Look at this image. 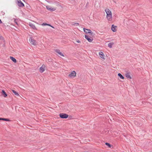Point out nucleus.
Instances as JSON below:
<instances>
[{
    "label": "nucleus",
    "instance_id": "obj_1",
    "mask_svg": "<svg viewBox=\"0 0 152 152\" xmlns=\"http://www.w3.org/2000/svg\"><path fill=\"white\" fill-rule=\"evenodd\" d=\"M105 11L107 14V18L109 21H111L112 20V14L111 11L108 9H106Z\"/></svg>",
    "mask_w": 152,
    "mask_h": 152
},
{
    "label": "nucleus",
    "instance_id": "obj_2",
    "mask_svg": "<svg viewBox=\"0 0 152 152\" xmlns=\"http://www.w3.org/2000/svg\"><path fill=\"white\" fill-rule=\"evenodd\" d=\"M29 41L30 43L33 45H36L37 44V43L36 40H35L32 37H31L30 38Z\"/></svg>",
    "mask_w": 152,
    "mask_h": 152
},
{
    "label": "nucleus",
    "instance_id": "obj_3",
    "mask_svg": "<svg viewBox=\"0 0 152 152\" xmlns=\"http://www.w3.org/2000/svg\"><path fill=\"white\" fill-rule=\"evenodd\" d=\"M60 117L61 118L66 119L68 117V115L67 114L62 113L59 114Z\"/></svg>",
    "mask_w": 152,
    "mask_h": 152
},
{
    "label": "nucleus",
    "instance_id": "obj_4",
    "mask_svg": "<svg viewBox=\"0 0 152 152\" xmlns=\"http://www.w3.org/2000/svg\"><path fill=\"white\" fill-rule=\"evenodd\" d=\"M84 32L86 34H89L91 35H92L93 33L90 30L88 29L85 28H83Z\"/></svg>",
    "mask_w": 152,
    "mask_h": 152
},
{
    "label": "nucleus",
    "instance_id": "obj_5",
    "mask_svg": "<svg viewBox=\"0 0 152 152\" xmlns=\"http://www.w3.org/2000/svg\"><path fill=\"white\" fill-rule=\"evenodd\" d=\"M76 73L75 71L71 72L70 74L69 75V76L71 78L74 77L76 76Z\"/></svg>",
    "mask_w": 152,
    "mask_h": 152
},
{
    "label": "nucleus",
    "instance_id": "obj_6",
    "mask_svg": "<svg viewBox=\"0 0 152 152\" xmlns=\"http://www.w3.org/2000/svg\"><path fill=\"white\" fill-rule=\"evenodd\" d=\"M17 4L19 7H23L24 6V4L20 0H17Z\"/></svg>",
    "mask_w": 152,
    "mask_h": 152
},
{
    "label": "nucleus",
    "instance_id": "obj_7",
    "mask_svg": "<svg viewBox=\"0 0 152 152\" xmlns=\"http://www.w3.org/2000/svg\"><path fill=\"white\" fill-rule=\"evenodd\" d=\"M45 69V64H43L41 67L39 68V72H43Z\"/></svg>",
    "mask_w": 152,
    "mask_h": 152
},
{
    "label": "nucleus",
    "instance_id": "obj_8",
    "mask_svg": "<svg viewBox=\"0 0 152 152\" xmlns=\"http://www.w3.org/2000/svg\"><path fill=\"white\" fill-rule=\"evenodd\" d=\"M46 8L48 10H50L51 11H52V12L55 11L56 10V9L55 8H53L51 7L50 6H47Z\"/></svg>",
    "mask_w": 152,
    "mask_h": 152
},
{
    "label": "nucleus",
    "instance_id": "obj_9",
    "mask_svg": "<svg viewBox=\"0 0 152 152\" xmlns=\"http://www.w3.org/2000/svg\"><path fill=\"white\" fill-rule=\"evenodd\" d=\"M4 42L5 40L4 38L2 36H0V44L4 43Z\"/></svg>",
    "mask_w": 152,
    "mask_h": 152
},
{
    "label": "nucleus",
    "instance_id": "obj_10",
    "mask_svg": "<svg viewBox=\"0 0 152 152\" xmlns=\"http://www.w3.org/2000/svg\"><path fill=\"white\" fill-rule=\"evenodd\" d=\"M85 38L87 39L88 42H91L93 40V38H89L88 36L87 35H85Z\"/></svg>",
    "mask_w": 152,
    "mask_h": 152
},
{
    "label": "nucleus",
    "instance_id": "obj_11",
    "mask_svg": "<svg viewBox=\"0 0 152 152\" xmlns=\"http://www.w3.org/2000/svg\"><path fill=\"white\" fill-rule=\"evenodd\" d=\"M116 27H117V26H115L113 24L112 25L111 29L114 32H115L117 30L115 28Z\"/></svg>",
    "mask_w": 152,
    "mask_h": 152
},
{
    "label": "nucleus",
    "instance_id": "obj_12",
    "mask_svg": "<svg viewBox=\"0 0 152 152\" xmlns=\"http://www.w3.org/2000/svg\"><path fill=\"white\" fill-rule=\"evenodd\" d=\"M56 52L58 53L60 55L62 56H64V54L62 53H61V52H60V50L59 49H56Z\"/></svg>",
    "mask_w": 152,
    "mask_h": 152
},
{
    "label": "nucleus",
    "instance_id": "obj_13",
    "mask_svg": "<svg viewBox=\"0 0 152 152\" xmlns=\"http://www.w3.org/2000/svg\"><path fill=\"white\" fill-rule=\"evenodd\" d=\"M29 26L33 29L36 30H37V29L36 28L35 26L32 23H30L29 24Z\"/></svg>",
    "mask_w": 152,
    "mask_h": 152
},
{
    "label": "nucleus",
    "instance_id": "obj_14",
    "mask_svg": "<svg viewBox=\"0 0 152 152\" xmlns=\"http://www.w3.org/2000/svg\"><path fill=\"white\" fill-rule=\"evenodd\" d=\"M99 55L100 57L102 58L103 59H105V58L104 57V54L103 52H100L99 53Z\"/></svg>",
    "mask_w": 152,
    "mask_h": 152
},
{
    "label": "nucleus",
    "instance_id": "obj_15",
    "mask_svg": "<svg viewBox=\"0 0 152 152\" xmlns=\"http://www.w3.org/2000/svg\"><path fill=\"white\" fill-rule=\"evenodd\" d=\"M1 93L2 95H3L4 97L7 96V94L4 91L2 90V91Z\"/></svg>",
    "mask_w": 152,
    "mask_h": 152
},
{
    "label": "nucleus",
    "instance_id": "obj_16",
    "mask_svg": "<svg viewBox=\"0 0 152 152\" xmlns=\"http://www.w3.org/2000/svg\"><path fill=\"white\" fill-rule=\"evenodd\" d=\"M125 76L127 78H129L130 79L132 78V77L130 75L129 73H128L126 74Z\"/></svg>",
    "mask_w": 152,
    "mask_h": 152
},
{
    "label": "nucleus",
    "instance_id": "obj_17",
    "mask_svg": "<svg viewBox=\"0 0 152 152\" xmlns=\"http://www.w3.org/2000/svg\"><path fill=\"white\" fill-rule=\"evenodd\" d=\"M10 59L14 63H16L17 62L16 60L14 57L10 56Z\"/></svg>",
    "mask_w": 152,
    "mask_h": 152
},
{
    "label": "nucleus",
    "instance_id": "obj_18",
    "mask_svg": "<svg viewBox=\"0 0 152 152\" xmlns=\"http://www.w3.org/2000/svg\"><path fill=\"white\" fill-rule=\"evenodd\" d=\"M114 43L113 42H110L108 44V46L110 48H112Z\"/></svg>",
    "mask_w": 152,
    "mask_h": 152
},
{
    "label": "nucleus",
    "instance_id": "obj_19",
    "mask_svg": "<svg viewBox=\"0 0 152 152\" xmlns=\"http://www.w3.org/2000/svg\"><path fill=\"white\" fill-rule=\"evenodd\" d=\"M118 76L121 79H124V77L121 73H118Z\"/></svg>",
    "mask_w": 152,
    "mask_h": 152
},
{
    "label": "nucleus",
    "instance_id": "obj_20",
    "mask_svg": "<svg viewBox=\"0 0 152 152\" xmlns=\"http://www.w3.org/2000/svg\"><path fill=\"white\" fill-rule=\"evenodd\" d=\"M42 25L43 26H50L51 27H52V28H53V27L50 24H47V23H43L42 24Z\"/></svg>",
    "mask_w": 152,
    "mask_h": 152
},
{
    "label": "nucleus",
    "instance_id": "obj_21",
    "mask_svg": "<svg viewBox=\"0 0 152 152\" xmlns=\"http://www.w3.org/2000/svg\"><path fill=\"white\" fill-rule=\"evenodd\" d=\"M12 91L17 96H19V94H18L16 91H15V90H12Z\"/></svg>",
    "mask_w": 152,
    "mask_h": 152
},
{
    "label": "nucleus",
    "instance_id": "obj_22",
    "mask_svg": "<svg viewBox=\"0 0 152 152\" xmlns=\"http://www.w3.org/2000/svg\"><path fill=\"white\" fill-rule=\"evenodd\" d=\"M105 145L109 148H110L111 146V145L108 142H106L105 143Z\"/></svg>",
    "mask_w": 152,
    "mask_h": 152
},
{
    "label": "nucleus",
    "instance_id": "obj_23",
    "mask_svg": "<svg viewBox=\"0 0 152 152\" xmlns=\"http://www.w3.org/2000/svg\"><path fill=\"white\" fill-rule=\"evenodd\" d=\"M14 22L16 24V25L18 26H19V23L17 22V20L16 19L15 20Z\"/></svg>",
    "mask_w": 152,
    "mask_h": 152
},
{
    "label": "nucleus",
    "instance_id": "obj_24",
    "mask_svg": "<svg viewBox=\"0 0 152 152\" xmlns=\"http://www.w3.org/2000/svg\"><path fill=\"white\" fill-rule=\"evenodd\" d=\"M10 121V120L9 119L5 118L4 121Z\"/></svg>",
    "mask_w": 152,
    "mask_h": 152
},
{
    "label": "nucleus",
    "instance_id": "obj_25",
    "mask_svg": "<svg viewBox=\"0 0 152 152\" xmlns=\"http://www.w3.org/2000/svg\"><path fill=\"white\" fill-rule=\"evenodd\" d=\"M74 25H76L77 26H78L79 25V23H75L74 24H73Z\"/></svg>",
    "mask_w": 152,
    "mask_h": 152
},
{
    "label": "nucleus",
    "instance_id": "obj_26",
    "mask_svg": "<svg viewBox=\"0 0 152 152\" xmlns=\"http://www.w3.org/2000/svg\"><path fill=\"white\" fill-rule=\"evenodd\" d=\"M88 5H89V3H88V2L86 3V7H88Z\"/></svg>",
    "mask_w": 152,
    "mask_h": 152
},
{
    "label": "nucleus",
    "instance_id": "obj_27",
    "mask_svg": "<svg viewBox=\"0 0 152 152\" xmlns=\"http://www.w3.org/2000/svg\"><path fill=\"white\" fill-rule=\"evenodd\" d=\"M77 42L78 43H80V41L79 40H77Z\"/></svg>",
    "mask_w": 152,
    "mask_h": 152
},
{
    "label": "nucleus",
    "instance_id": "obj_28",
    "mask_svg": "<svg viewBox=\"0 0 152 152\" xmlns=\"http://www.w3.org/2000/svg\"><path fill=\"white\" fill-rule=\"evenodd\" d=\"M5 118H2V120L4 121Z\"/></svg>",
    "mask_w": 152,
    "mask_h": 152
},
{
    "label": "nucleus",
    "instance_id": "obj_29",
    "mask_svg": "<svg viewBox=\"0 0 152 152\" xmlns=\"http://www.w3.org/2000/svg\"><path fill=\"white\" fill-rule=\"evenodd\" d=\"M2 23V21L1 19H0V23Z\"/></svg>",
    "mask_w": 152,
    "mask_h": 152
},
{
    "label": "nucleus",
    "instance_id": "obj_30",
    "mask_svg": "<svg viewBox=\"0 0 152 152\" xmlns=\"http://www.w3.org/2000/svg\"><path fill=\"white\" fill-rule=\"evenodd\" d=\"M2 118H0V120H2Z\"/></svg>",
    "mask_w": 152,
    "mask_h": 152
}]
</instances>
